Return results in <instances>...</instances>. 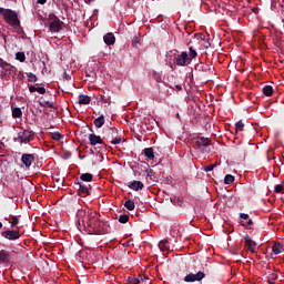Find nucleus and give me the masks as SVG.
Listing matches in <instances>:
<instances>
[{"instance_id":"obj_1","label":"nucleus","mask_w":284,"mask_h":284,"mask_svg":"<svg viewBox=\"0 0 284 284\" xmlns=\"http://www.w3.org/2000/svg\"><path fill=\"white\" fill-rule=\"evenodd\" d=\"M78 229L81 230V223L90 234H108V225L100 221L97 212L80 210L77 213Z\"/></svg>"},{"instance_id":"obj_2","label":"nucleus","mask_w":284,"mask_h":284,"mask_svg":"<svg viewBox=\"0 0 284 284\" xmlns=\"http://www.w3.org/2000/svg\"><path fill=\"white\" fill-rule=\"evenodd\" d=\"M0 14L3 17L6 23L11 26V28H21L19 16L13 10L0 7Z\"/></svg>"},{"instance_id":"obj_3","label":"nucleus","mask_w":284,"mask_h":284,"mask_svg":"<svg viewBox=\"0 0 284 284\" xmlns=\"http://www.w3.org/2000/svg\"><path fill=\"white\" fill-rule=\"evenodd\" d=\"M49 30L50 32H61L63 30V21L59 19L54 13L49 14Z\"/></svg>"},{"instance_id":"obj_4","label":"nucleus","mask_w":284,"mask_h":284,"mask_svg":"<svg viewBox=\"0 0 284 284\" xmlns=\"http://www.w3.org/2000/svg\"><path fill=\"white\" fill-rule=\"evenodd\" d=\"M211 143L212 141L209 138L197 136L193 139V145H195V148L201 151L205 150V148H209Z\"/></svg>"},{"instance_id":"obj_5","label":"nucleus","mask_w":284,"mask_h":284,"mask_svg":"<svg viewBox=\"0 0 284 284\" xmlns=\"http://www.w3.org/2000/svg\"><path fill=\"white\" fill-rule=\"evenodd\" d=\"M205 278V273L202 272V271H199L196 274L194 273H190L187 274L185 277H184V282L185 283H196L197 282H201Z\"/></svg>"},{"instance_id":"obj_6","label":"nucleus","mask_w":284,"mask_h":284,"mask_svg":"<svg viewBox=\"0 0 284 284\" xmlns=\"http://www.w3.org/2000/svg\"><path fill=\"white\" fill-rule=\"evenodd\" d=\"M18 139H20V143H30L34 139V132L23 130L18 133Z\"/></svg>"},{"instance_id":"obj_7","label":"nucleus","mask_w":284,"mask_h":284,"mask_svg":"<svg viewBox=\"0 0 284 284\" xmlns=\"http://www.w3.org/2000/svg\"><path fill=\"white\" fill-rule=\"evenodd\" d=\"M1 234L3 239H7L8 241H18V239H21V233H19V230H7Z\"/></svg>"},{"instance_id":"obj_8","label":"nucleus","mask_w":284,"mask_h":284,"mask_svg":"<svg viewBox=\"0 0 284 284\" xmlns=\"http://www.w3.org/2000/svg\"><path fill=\"white\" fill-rule=\"evenodd\" d=\"M190 61H191L190 55L185 51H183L181 54H178L175 57V63L176 65H180V67L187 65Z\"/></svg>"},{"instance_id":"obj_9","label":"nucleus","mask_w":284,"mask_h":284,"mask_svg":"<svg viewBox=\"0 0 284 284\" xmlns=\"http://www.w3.org/2000/svg\"><path fill=\"white\" fill-rule=\"evenodd\" d=\"M244 243H245L247 250L251 252V254H256V242H254V240L250 239V235L244 236Z\"/></svg>"},{"instance_id":"obj_10","label":"nucleus","mask_w":284,"mask_h":284,"mask_svg":"<svg viewBox=\"0 0 284 284\" xmlns=\"http://www.w3.org/2000/svg\"><path fill=\"white\" fill-rule=\"evenodd\" d=\"M21 161L23 163V165L27 169H30V166L32 165V163H34V154H30V153H24L21 156Z\"/></svg>"},{"instance_id":"obj_11","label":"nucleus","mask_w":284,"mask_h":284,"mask_svg":"<svg viewBox=\"0 0 284 284\" xmlns=\"http://www.w3.org/2000/svg\"><path fill=\"white\" fill-rule=\"evenodd\" d=\"M118 134H119V129H116V128H109L104 132L103 139H105V141L111 142Z\"/></svg>"},{"instance_id":"obj_12","label":"nucleus","mask_w":284,"mask_h":284,"mask_svg":"<svg viewBox=\"0 0 284 284\" xmlns=\"http://www.w3.org/2000/svg\"><path fill=\"white\" fill-rule=\"evenodd\" d=\"M89 143L90 145H103V139L101 135H97L94 133L89 134Z\"/></svg>"},{"instance_id":"obj_13","label":"nucleus","mask_w":284,"mask_h":284,"mask_svg":"<svg viewBox=\"0 0 284 284\" xmlns=\"http://www.w3.org/2000/svg\"><path fill=\"white\" fill-rule=\"evenodd\" d=\"M103 41L106 45H114L116 38L114 37V33L109 32L103 37Z\"/></svg>"},{"instance_id":"obj_14","label":"nucleus","mask_w":284,"mask_h":284,"mask_svg":"<svg viewBox=\"0 0 284 284\" xmlns=\"http://www.w3.org/2000/svg\"><path fill=\"white\" fill-rule=\"evenodd\" d=\"M90 101H92L90 95L80 94L78 98L79 105H90Z\"/></svg>"},{"instance_id":"obj_15","label":"nucleus","mask_w":284,"mask_h":284,"mask_svg":"<svg viewBox=\"0 0 284 284\" xmlns=\"http://www.w3.org/2000/svg\"><path fill=\"white\" fill-rule=\"evenodd\" d=\"M130 190H134V192H139V190H143L145 185L141 181H133L129 184Z\"/></svg>"},{"instance_id":"obj_16","label":"nucleus","mask_w":284,"mask_h":284,"mask_svg":"<svg viewBox=\"0 0 284 284\" xmlns=\"http://www.w3.org/2000/svg\"><path fill=\"white\" fill-rule=\"evenodd\" d=\"M282 252H284V245L275 242L272 246V254H274V256H278Z\"/></svg>"},{"instance_id":"obj_17","label":"nucleus","mask_w":284,"mask_h":284,"mask_svg":"<svg viewBox=\"0 0 284 284\" xmlns=\"http://www.w3.org/2000/svg\"><path fill=\"white\" fill-rule=\"evenodd\" d=\"M159 250H161V252H166V254H168L170 252V241H168V240L160 241Z\"/></svg>"},{"instance_id":"obj_18","label":"nucleus","mask_w":284,"mask_h":284,"mask_svg":"<svg viewBox=\"0 0 284 284\" xmlns=\"http://www.w3.org/2000/svg\"><path fill=\"white\" fill-rule=\"evenodd\" d=\"M9 223H11V227H17L19 225V217L14 215H9L8 217H4Z\"/></svg>"},{"instance_id":"obj_19","label":"nucleus","mask_w":284,"mask_h":284,"mask_svg":"<svg viewBox=\"0 0 284 284\" xmlns=\"http://www.w3.org/2000/svg\"><path fill=\"white\" fill-rule=\"evenodd\" d=\"M0 263H10V253L1 250L0 251Z\"/></svg>"},{"instance_id":"obj_20","label":"nucleus","mask_w":284,"mask_h":284,"mask_svg":"<svg viewBox=\"0 0 284 284\" xmlns=\"http://www.w3.org/2000/svg\"><path fill=\"white\" fill-rule=\"evenodd\" d=\"M78 187L80 194H84L85 196H90V190L88 189L87 185L82 184L81 182H78Z\"/></svg>"},{"instance_id":"obj_21","label":"nucleus","mask_w":284,"mask_h":284,"mask_svg":"<svg viewBox=\"0 0 284 284\" xmlns=\"http://www.w3.org/2000/svg\"><path fill=\"white\" fill-rule=\"evenodd\" d=\"M144 155L146 156V159H149V161H154V149L152 148H146L143 150Z\"/></svg>"},{"instance_id":"obj_22","label":"nucleus","mask_w":284,"mask_h":284,"mask_svg":"<svg viewBox=\"0 0 284 284\" xmlns=\"http://www.w3.org/2000/svg\"><path fill=\"white\" fill-rule=\"evenodd\" d=\"M262 92L265 97H272V94H274V88H272V85H265L263 87Z\"/></svg>"},{"instance_id":"obj_23","label":"nucleus","mask_w":284,"mask_h":284,"mask_svg":"<svg viewBox=\"0 0 284 284\" xmlns=\"http://www.w3.org/2000/svg\"><path fill=\"white\" fill-rule=\"evenodd\" d=\"M94 125L95 128H103V125H105V116L100 115L99 118H97L94 120Z\"/></svg>"},{"instance_id":"obj_24","label":"nucleus","mask_w":284,"mask_h":284,"mask_svg":"<svg viewBox=\"0 0 284 284\" xmlns=\"http://www.w3.org/2000/svg\"><path fill=\"white\" fill-rule=\"evenodd\" d=\"M92 179H94V175H92L91 173H83L80 175V180L87 183H91Z\"/></svg>"},{"instance_id":"obj_25","label":"nucleus","mask_w":284,"mask_h":284,"mask_svg":"<svg viewBox=\"0 0 284 284\" xmlns=\"http://www.w3.org/2000/svg\"><path fill=\"white\" fill-rule=\"evenodd\" d=\"M22 115H23V111H21V108H14L12 110L13 119H21Z\"/></svg>"},{"instance_id":"obj_26","label":"nucleus","mask_w":284,"mask_h":284,"mask_svg":"<svg viewBox=\"0 0 284 284\" xmlns=\"http://www.w3.org/2000/svg\"><path fill=\"white\" fill-rule=\"evenodd\" d=\"M124 207H126V210H129V212L134 211V207H135L134 201H132V200L125 201Z\"/></svg>"},{"instance_id":"obj_27","label":"nucleus","mask_w":284,"mask_h":284,"mask_svg":"<svg viewBox=\"0 0 284 284\" xmlns=\"http://www.w3.org/2000/svg\"><path fill=\"white\" fill-rule=\"evenodd\" d=\"M189 50H190L189 61H192V59H196V57H199V53L196 52L194 47H190Z\"/></svg>"},{"instance_id":"obj_28","label":"nucleus","mask_w":284,"mask_h":284,"mask_svg":"<svg viewBox=\"0 0 284 284\" xmlns=\"http://www.w3.org/2000/svg\"><path fill=\"white\" fill-rule=\"evenodd\" d=\"M121 141H123V138H121V135L118 133L109 143L112 145H119L121 144Z\"/></svg>"},{"instance_id":"obj_29","label":"nucleus","mask_w":284,"mask_h":284,"mask_svg":"<svg viewBox=\"0 0 284 284\" xmlns=\"http://www.w3.org/2000/svg\"><path fill=\"white\" fill-rule=\"evenodd\" d=\"M152 79L156 81V83H163V78L161 77V73L153 71Z\"/></svg>"},{"instance_id":"obj_30","label":"nucleus","mask_w":284,"mask_h":284,"mask_svg":"<svg viewBox=\"0 0 284 284\" xmlns=\"http://www.w3.org/2000/svg\"><path fill=\"white\" fill-rule=\"evenodd\" d=\"M27 79L29 83H37V81H39V79L37 78V74L34 73H27Z\"/></svg>"},{"instance_id":"obj_31","label":"nucleus","mask_w":284,"mask_h":284,"mask_svg":"<svg viewBox=\"0 0 284 284\" xmlns=\"http://www.w3.org/2000/svg\"><path fill=\"white\" fill-rule=\"evenodd\" d=\"M245 128V124L243 123V121H239L235 123V132H243V129Z\"/></svg>"},{"instance_id":"obj_32","label":"nucleus","mask_w":284,"mask_h":284,"mask_svg":"<svg viewBox=\"0 0 284 284\" xmlns=\"http://www.w3.org/2000/svg\"><path fill=\"white\" fill-rule=\"evenodd\" d=\"M234 181V175L232 174H226L224 178V183L225 185H232V182Z\"/></svg>"},{"instance_id":"obj_33","label":"nucleus","mask_w":284,"mask_h":284,"mask_svg":"<svg viewBox=\"0 0 284 284\" xmlns=\"http://www.w3.org/2000/svg\"><path fill=\"white\" fill-rule=\"evenodd\" d=\"M16 59H17L18 61H20V63H23V61H26V53H23V52H18V53L16 54Z\"/></svg>"},{"instance_id":"obj_34","label":"nucleus","mask_w":284,"mask_h":284,"mask_svg":"<svg viewBox=\"0 0 284 284\" xmlns=\"http://www.w3.org/2000/svg\"><path fill=\"white\" fill-rule=\"evenodd\" d=\"M51 139H53V141H61V139H63V135L59 132H53L51 134Z\"/></svg>"},{"instance_id":"obj_35","label":"nucleus","mask_w":284,"mask_h":284,"mask_svg":"<svg viewBox=\"0 0 284 284\" xmlns=\"http://www.w3.org/2000/svg\"><path fill=\"white\" fill-rule=\"evenodd\" d=\"M128 221H130V215L124 214V215L119 216V223L125 224V223H128Z\"/></svg>"},{"instance_id":"obj_36","label":"nucleus","mask_w":284,"mask_h":284,"mask_svg":"<svg viewBox=\"0 0 284 284\" xmlns=\"http://www.w3.org/2000/svg\"><path fill=\"white\" fill-rule=\"evenodd\" d=\"M128 283L129 284H139V283H141V280L139 277H129Z\"/></svg>"},{"instance_id":"obj_37","label":"nucleus","mask_w":284,"mask_h":284,"mask_svg":"<svg viewBox=\"0 0 284 284\" xmlns=\"http://www.w3.org/2000/svg\"><path fill=\"white\" fill-rule=\"evenodd\" d=\"M283 190H284L283 184L275 185V193L276 194H281V192H283Z\"/></svg>"},{"instance_id":"obj_38","label":"nucleus","mask_w":284,"mask_h":284,"mask_svg":"<svg viewBox=\"0 0 284 284\" xmlns=\"http://www.w3.org/2000/svg\"><path fill=\"white\" fill-rule=\"evenodd\" d=\"M215 168H216V164L206 165L204 166V172H212V170H214Z\"/></svg>"},{"instance_id":"obj_39","label":"nucleus","mask_w":284,"mask_h":284,"mask_svg":"<svg viewBox=\"0 0 284 284\" xmlns=\"http://www.w3.org/2000/svg\"><path fill=\"white\" fill-rule=\"evenodd\" d=\"M36 92H39V94H45V88L43 87H37Z\"/></svg>"},{"instance_id":"obj_40","label":"nucleus","mask_w":284,"mask_h":284,"mask_svg":"<svg viewBox=\"0 0 284 284\" xmlns=\"http://www.w3.org/2000/svg\"><path fill=\"white\" fill-rule=\"evenodd\" d=\"M0 67L1 68H8V67H10V64L8 62L3 61V59L0 58Z\"/></svg>"},{"instance_id":"obj_41","label":"nucleus","mask_w":284,"mask_h":284,"mask_svg":"<svg viewBox=\"0 0 284 284\" xmlns=\"http://www.w3.org/2000/svg\"><path fill=\"white\" fill-rule=\"evenodd\" d=\"M240 219H243V221H247V219H250V215L247 213H241Z\"/></svg>"},{"instance_id":"obj_42","label":"nucleus","mask_w":284,"mask_h":284,"mask_svg":"<svg viewBox=\"0 0 284 284\" xmlns=\"http://www.w3.org/2000/svg\"><path fill=\"white\" fill-rule=\"evenodd\" d=\"M44 105H47V108L54 109V102L45 101Z\"/></svg>"},{"instance_id":"obj_43","label":"nucleus","mask_w":284,"mask_h":284,"mask_svg":"<svg viewBox=\"0 0 284 284\" xmlns=\"http://www.w3.org/2000/svg\"><path fill=\"white\" fill-rule=\"evenodd\" d=\"M139 41H140V39H139V37H133V39H132V45H136L138 43H139Z\"/></svg>"},{"instance_id":"obj_44","label":"nucleus","mask_w":284,"mask_h":284,"mask_svg":"<svg viewBox=\"0 0 284 284\" xmlns=\"http://www.w3.org/2000/svg\"><path fill=\"white\" fill-rule=\"evenodd\" d=\"M244 227H247L250 225H254V221L252 219L247 220L246 224H242Z\"/></svg>"},{"instance_id":"obj_45","label":"nucleus","mask_w":284,"mask_h":284,"mask_svg":"<svg viewBox=\"0 0 284 284\" xmlns=\"http://www.w3.org/2000/svg\"><path fill=\"white\" fill-rule=\"evenodd\" d=\"M194 37H197L202 41H205V36H203L202 33H195Z\"/></svg>"},{"instance_id":"obj_46","label":"nucleus","mask_w":284,"mask_h":284,"mask_svg":"<svg viewBox=\"0 0 284 284\" xmlns=\"http://www.w3.org/2000/svg\"><path fill=\"white\" fill-rule=\"evenodd\" d=\"M146 176H150V179H152V176H154V170L146 171Z\"/></svg>"},{"instance_id":"obj_47","label":"nucleus","mask_w":284,"mask_h":284,"mask_svg":"<svg viewBox=\"0 0 284 284\" xmlns=\"http://www.w3.org/2000/svg\"><path fill=\"white\" fill-rule=\"evenodd\" d=\"M29 92H37V87H34V85H30L29 87Z\"/></svg>"},{"instance_id":"obj_48","label":"nucleus","mask_w":284,"mask_h":284,"mask_svg":"<svg viewBox=\"0 0 284 284\" xmlns=\"http://www.w3.org/2000/svg\"><path fill=\"white\" fill-rule=\"evenodd\" d=\"M37 3H40V6H45V3H48V0H38Z\"/></svg>"},{"instance_id":"obj_49","label":"nucleus","mask_w":284,"mask_h":284,"mask_svg":"<svg viewBox=\"0 0 284 284\" xmlns=\"http://www.w3.org/2000/svg\"><path fill=\"white\" fill-rule=\"evenodd\" d=\"M101 99L104 103H110V98L101 97Z\"/></svg>"},{"instance_id":"obj_50","label":"nucleus","mask_w":284,"mask_h":284,"mask_svg":"<svg viewBox=\"0 0 284 284\" xmlns=\"http://www.w3.org/2000/svg\"><path fill=\"white\" fill-rule=\"evenodd\" d=\"M64 155L67 156V159H70V158L72 156V152L67 151V152L64 153Z\"/></svg>"},{"instance_id":"obj_51","label":"nucleus","mask_w":284,"mask_h":284,"mask_svg":"<svg viewBox=\"0 0 284 284\" xmlns=\"http://www.w3.org/2000/svg\"><path fill=\"white\" fill-rule=\"evenodd\" d=\"M140 281H148V276H145V275H140V278H139Z\"/></svg>"},{"instance_id":"obj_52","label":"nucleus","mask_w":284,"mask_h":284,"mask_svg":"<svg viewBox=\"0 0 284 284\" xmlns=\"http://www.w3.org/2000/svg\"><path fill=\"white\" fill-rule=\"evenodd\" d=\"M176 90L181 91L183 88L181 85H175Z\"/></svg>"},{"instance_id":"obj_53","label":"nucleus","mask_w":284,"mask_h":284,"mask_svg":"<svg viewBox=\"0 0 284 284\" xmlns=\"http://www.w3.org/2000/svg\"><path fill=\"white\" fill-rule=\"evenodd\" d=\"M85 1V3H92V1H94V0H84Z\"/></svg>"},{"instance_id":"obj_54","label":"nucleus","mask_w":284,"mask_h":284,"mask_svg":"<svg viewBox=\"0 0 284 284\" xmlns=\"http://www.w3.org/2000/svg\"><path fill=\"white\" fill-rule=\"evenodd\" d=\"M234 11H236V7H233V9L231 10V12H234Z\"/></svg>"},{"instance_id":"obj_55","label":"nucleus","mask_w":284,"mask_h":284,"mask_svg":"<svg viewBox=\"0 0 284 284\" xmlns=\"http://www.w3.org/2000/svg\"><path fill=\"white\" fill-rule=\"evenodd\" d=\"M1 227H3V224L0 222V230H1Z\"/></svg>"}]
</instances>
